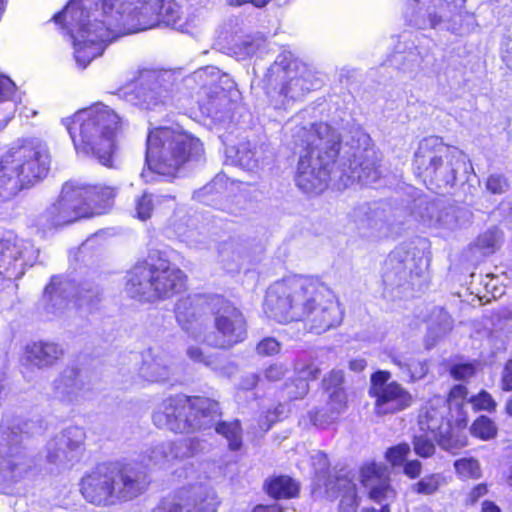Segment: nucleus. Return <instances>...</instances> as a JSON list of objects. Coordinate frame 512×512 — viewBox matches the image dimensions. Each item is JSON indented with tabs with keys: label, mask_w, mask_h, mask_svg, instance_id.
<instances>
[{
	"label": "nucleus",
	"mask_w": 512,
	"mask_h": 512,
	"mask_svg": "<svg viewBox=\"0 0 512 512\" xmlns=\"http://www.w3.org/2000/svg\"><path fill=\"white\" fill-rule=\"evenodd\" d=\"M53 20L71 37L75 61L82 69L124 35L161 22L180 29L195 23L193 18L183 20L175 0H70Z\"/></svg>",
	"instance_id": "f257e3e1"
},
{
	"label": "nucleus",
	"mask_w": 512,
	"mask_h": 512,
	"mask_svg": "<svg viewBox=\"0 0 512 512\" xmlns=\"http://www.w3.org/2000/svg\"><path fill=\"white\" fill-rule=\"evenodd\" d=\"M300 115L286 123L296 146L303 147L295 181L306 193H320L331 182L338 189L355 182L375 183L380 172L370 136L362 129L351 131L350 140L340 144V134L327 123L298 126Z\"/></svg>",
	"instance_id": "f03ea898"
},
{
	"label": "nucleus",
	"mask_w": 512,
	"mask_h": 512,
	"mask_svg": "<svg viewBox=\"0 0 512 512\" xmlns=\"http://www.w3.org/2000/svg\"><path fill=\"white\" fill-rule=\"evenodd\" d=\"M264 312L279 323L304 321L316 334L337 327L343 317L334 292L319 279L305 276L273 283L266 292Z\"/></svg>",
	"instance_id": "7ed1b4c3"
},
{
	"label": "nucleus",
	"mask_w": 512,
	"mask_h": 512,
	"mask_svg": "<svg viewBox=\"0 0 512 512\" xmlns=\"http://www.w3.org/2000/svg\"><path fill=\"white\" fill-rule=\"evenodd\" d=\"M175 314L179 325L192 338L215 348H232L248 335L243 312L220 295H188L177 302Z\"/></svg>",
	"instance_id": "20e7f679"
},
{
	"label": "nucleus",
	"mask_w": 512,
	"mask_h": 512,
	"mask_svg": "<svg viewBox=\"0 0 512 512\" xmlns=\"http://www.w3.org/2000/svg\"><path fill=\"white\" fill-rule=\"evenodd\" d=\"M218 403L203 397L178 395L164 399L153 412V423L176 433L205 430L215 426V431L228 442L230 450L242 446V429L238 420L217 423Z\"/></svg>",
	"instance_id": "39448f33"
},
{
	"label": "nucleus",
	"mask_w": 512,
	"mask_h": 512,
	"mask_svg": "<svg viewBox=\"0 0 512 512\" xmlns=\"http://www.w3.org/2000/svg\"><path fill=\"white\" fill-rule=\"evenodd\" d=\"M62 123L78 155L95 158L104 166H112L116 136L121 126L115 111L96 103L62 119Z\"/></svg>",
	"instance_id": "423d86ee"
},
{
	"label": "nucleus",
	"mask_w": 512,
	"mask_h": 512,
	"mask_svg": "<svg viewBox=\"0 0 512 512\" xmlns=\"http://www.w3.org/2000/svg\"><path fill=\"white\" fill-rule=\"evenodd\" d=\"M148 484L147 474L136 464L107 463L81 478L80 492L89 503L106 507L138 497Z\"/></svg>",
	"instance_id": "0eeeda50"
},
{
	"label": "nucleus",
	"mask_w": 512,
	"mask_h": 512,
	"mask_svg": "<svg viewBox=\"0 0 512 512\" xmlns=\"http://www.w3.org/2000/svg\"><path fill=\"white\" fill-rule=\"evenodd\" d=\"M116 193L112 186L67 182L59 199L40 215L37 225L46 231L80 218L105 214L111 210Z\"/></svg>",
	"instance_id": "6e6552de"
},
{
	"label": "nucleus",
	"mask_w": 512,
	"mask_h": 512,
	"mask_svg": "<svg viewBox=\"0 0 512 512\" xmlns=\"http://www.w3.org/2000/svg\"><path fill=\"white\" fill-rule=\"evenodd\" d=\"M264 82L270 104L285 110L321 85L316 71L287 50L277 55Z\"/></svg>",
	"instance_id": "1a4fd4ad"
},
{
	"label": "nucleus",
	"mask_w": 512,
	"mask_h": 512,
	"mask_svg": "<svg viewBox=\"0 0 512 512\" xmlns=\"http://www.w3.org/2000/svg\"><path fill=\"white\" fill-rule=\"evenodd\" d=\"M49 168L50 155L43 143L38 140L13 143L0 161V198L9 199L42 180Z\"/></svg>",
	"instance_id": "9d476101"
},
{
	"label": "nucleus",
	"mask_w": 512,
	"mask_h": 512,
	"mask_svg": "<svg viewBox=\"0 0 512 512\" xmlns=\"http://www.w3.org/2000/svg\"><path fill=\"white\" fill-rule=\"evenodd\" d=\"M126 278L127 293L140 301L169 298L185 287L184 273L160 251H152L136 263Z\"/></svg>",
	"instance_id": "9b49d317"
},
{
	"label": "nucleus",
	"mask_w": 512,
	"mask_h": 512,
	"mask_svg": "<svg viewBox=\"0 0 512 512\" xmlns=\"http://www.w3.org/2000/svg\"><path fill=\"white\" fill-rule=\"evenodd\" d=\"M203 153L200 140L180 128L159 127L147 136L146 163L160 175L175 173L187 161H198Z\"/></svg>",
	"instance_id": "f8f14e48"
},
{
	"label": "nucleus",
	"mask_w": 512,
	"mask_h": 512,
	"mask_svg": "<svg viewBox=\"0 0 512 512\" xmlns=\"http://www.w3.org/2000/svg\"><path fill=\"white\" fill-rule=\"evenodd\" d=\"M414 167L431 190L452 187L459 170L473 171L470 160L456 147L445 145L439 137L424 138L415 152Z\"/></svg>",
	"instance_id": "ddd939ff"
},
{
	"label": "nucleus",
	"mask_w": 512,
	"mask_h": 512,
	"mask_svg": "<svg viewBox=\"0 0 512 512\" xmlns=\"http://www.w3.org/2000/svg\"><path fill=\"white\" fill-rule=\"evenodd\" d=\"M33 423L18 418H3L0 425V488L4 493L22 481L34 461L28 451V429Z\"/></svg>",
	"instance_id": "4468645a"
},
{
	"label": "nucleus",
	"mask_w": 512,
	"mask_h": 512,
	"mask_svg": "<svg viewBox=\"0 0 512 512\" xmlns=\"http://www.w3.org/2000/svg\"><path fill=\"white\" fill-rule=\"evenodd\" d=\"M430 263L425 241L419 245L397 247L384 263L383 283L386 288L414 287L426 278Z\"/></svg>",
	"instance_id": "2eb2a0df"
},
{
	"label": "nucleus",
	"mask_w": 512,
	"mask_h": 512,
	"mask_svg": "<svg viewBox=\"0 0 512 512\" xmlns=\"http://www.w3.org/2000/svg\"><path fill=\"white\" fill-rule=\"evenodd\" d=\"M188 80L200 85L198 104L201 113L217 125L230 122L233 103L226 89L219 85L221 82L231 87L228 76L221 74L217 67L207 66L195 71Z\"/></svg>",
	"instance_id": "dca6fc26"
},
{
	"label": "nucleus",
	"mask_w": 512,
	"mask_h": 512,
	"mask_svg": "<svg viewBox=\"0 0 512 512\" xmlns=\"http://www.w3.org/2000/svg\"><path fill=\"white\" fill-rule=\"evenodd\" d=\"M98 296V289L90 283L76 285L69 279L54 276L45 288L41 305L46 317L52 319L64 315L71 304L80 308H91Z\"/></svg>",
	"instance_id": "f3484780"
},
{
	"label": "nucleus",
	"mask_w": 512,
	"mask_h": 512,
	"mask_svg": "<svg viewBox=\"0 0 512 512\" xmlns=\"http://www.w3.org/2000/svg\"><path fill=\"white\" fill-rule=\"evenodd\" d=\"M175 84L176 75L172 71L142 69L127 101L146 110L167 106L173 100Z\"/></svg>",
	"instance_id": "a211bd4d"
},
{
	"label": "nucleus",
	"mask_w": 512,
	"mask_h": 512,
	"mask_svg": "<svg viewBox=\"0 0 512 512\" xmlns=\"http://www.w3.org/2000/svg\"><path fill=\"white\" fill-rule=\"evenodd\" d=\"M39 257V249L26 239L8 236L0 240V278L6 287L14 290L13 283L25 273L27 267L33 266Z\"/></svg>",
	"instance_id": "6ab92c4d"
},
{
	"label": "nucleus",
	"mask_w": 512,
	"mask_h": 512,
	"mask_svg": "<svg viewBox=\"0 0 512 512\" xmlns=\"http://www.w3.org/2000/svg\"><path fill=\"white\" fill-rule=\"evenodd\" d=\"M390 378L388 371H377L371 376L369 393L375 397V412L378 415L397 413L412 404V395L399 383L388 382Z\"/></svg>",
	"instance_id": "aec40b11"
},
{
	"label": "nucleus",
	"mask_w": 512,
	"mask_h": 512,
	"mask_svg": "<svg viewBox=\"0 0 512 512\" xmlns=\"http://www.w3.org/2000/svg\"><path fill=\"white\" fill-rule=\"evenodd\" d=\"M203 449L204 445L198 437L179 442L167 441L148 449L142 461L147 467L166 469L173 460L193 456Z\"/></svg>",
	"instance_id": "412c9836"
},
{
	"label": "nucleus",
	"mask_w": 512,
	"mask_h": 512,
	"mask_svg": "<svg viewBox=\"0 0 512 512\" xmlns=\"http://www.w3.org/2000/svg\"><path fill=\"white\" fill-rule=\"evenodd\" d=\"M85 440V431L80 427H69L61 435L47 443L46 458L50 463L65 464L74 461Z\"/></svg>",
	"instance_id": "4be33fe9"
},
{
	"label": "nucleus",
	"mask_w": 512,
	"mask_h": 512,
	"mask_svg": "<svg viewBox=\"0 0 512 512\" xmlns=\"http://www.w3.org/2000/svg\"><path fill=\"white\" fill-rule=\"evenodd\" d=\"M410 45L405 46L403 51L395 52L390 62L397 70L414 79L420 72L430 66L434 57L428 46L423 41L416 39Z\"/></svg>",
	"instance_id": "5701e85b"
},
{
	"label": "nucleus",
	"mask_w": 512,
	"mask_h": 512,
	"mask_svg": "<svg viewBox=\"0 0 512 512\" xmlns=\"http://www.w3.org/2000/svg\"><path fill=\"white\" fill-rule=\"evenodd\" d=\"M360 482L368 491L369 498L377 503L391 500L395 491L390 485L389 470L383 464H364L359 472Z\"/></svg>",
	"instance_id": "b1692460"
},
{
	"label": "nucleus",
	"mask_w": 512,
	"mask_h": 512,
	"mask_svg": "<svg viewBox=\"0 0 512 512\" xmlns=\"http://www.w3.org/2000/svg\"><path fill=\"white\" fill-rule=\"evenodd\" d=\"M52 387L54 397L68 403L79 402L90 392L87 377L76 368L64 369L53 381Z\"/></svg>",
	"instance_id": "393cba45"
},
{
	"label": "nucleus",
	"mask_w": 512,
	"mask_h": 512,
	"mask_svg": "<svg viewBox=\"0 0 512 512\" xmlns=\"http://www.w3.org/2000/svg\"><path fill=\"white\" fill-rule=\"evenodd\" d=\"M414 215L419 222L429 228L453 230L458 225L456 209L444 207L438 202H421Z\"/></svg>",
	"instance_id": "a878e982"
},
{
	"label": "nucleus",
	"mask_w": 512,
	"mask_h": 512,
	"mask_svg": "<svg viewBox=\"0 0 512 512\" xmlns=\"http://www.w3.org/2000/svg\"><path fill=\"white\" fill-rule=\"evenodd\" d=\"M173 373V365L169 355L159 349L150 348L142 355L139 374L149 382L168 381Z\"/></svg>",
	"instance_id": "bb28decb"
},
{
	"label": "nucleus",
	"mask_w": 512,
	"mask_h": 512,
	"mask_svg": "<svg viewBox=\"0 0 512 512\" xmlns=\"http://www.w3.org/2000/svg\"><path fill=\"white\" fill-rule=\"evenodd\" d=\"M220 499L212 488H198L191 502L167 503L162 502L152 512H216Z\"/></svg>",
	"instance_id": "cd10ccee"
},
{
	"label": "nucleus",
	"mask_w": 512,
	"mask_h": 512,
	"mask_svg": "<svg viewBox=\"0 0 512 512\" xmlns=\"http://www.w3.org/2000/svg\"><path fill=\"white\" fill-rule=\"evenodd\" d=\"M227 182L224 175H217L210 183L194 193V198L206 205L215 206L220 210L238 215V208L224 200Z\"/></svg>",
	"instance_id": "c85d7f7f"
},
{
	"label": "nucleus",
	"mask_w": 512,
	"mask_h": 512,
	"mask_svg": "<svg viewBox=\"0 0 512 512\" xmlns=\"http://www.w3.org/2000/svg\"><path fill=\"white\" fill-rule=\"evenodd\" d=\"M228 158L233 159V163L247 171H257L264 164V148L256 147L250 142L239 143L237 147L228 146L225 149Z\"/></svg>",
	"instance_id": "c756f323"
},
{
	"label": "nucleus",
	"mask_w": 512,
	"mask_h": 512,
	"mask_svg": "<svg viewBox=\"0 0 512 512\" xmlns=\"http://www.w3.org/2000/svg\"><path fill=\"white\" fill-rule=\"evenodd\" d=\"M328 397L325 411L310 412V420L317 427L323 428L334 422L347 408L345 390H333L328 393Z\"/></svg>",
	"instance_id": "7c9ffc66"
},
{
	"label": "nucleus",
	"mask_w": 512,
	"mask_h": 512,
	"mask_svg": "<svg viewBox=\"0 0 512 512\" xmlns=\"http://www.w3.org/2000/svg\"><path fill=\"white\" fill-rule=\"evenodd\" d=\"M62 356L63 349L53 342H34L26 347L27 360L39 368L53 365Z\"/></svg>",
	"instance_id": "2f4dec72"
},
{
	"label": "nucleus",
	"mask_w": 512,
	"mask_h": 512,
	"mask_svg": "<svg viewBox=\"0 0 512 512\" xmlns=\"http://www.w3.org/2000/svg\"><path fill=\"white\" fill-rule=\"evenodd\" d=\"M266 47V40L262 35H248L241 37L238 32L232 36L227 47L229 55L237 60H246Z\"/></svg>",
	"instance_id": "473e14b6"
},
{
	"label": "nucleus",
	"mask_w": 512,
	"mask_h": 512,
	"mask_svg": "<svg viewBox=\"0 0 512 512\" xmlns=\"http://www.w3.org/2000/svg\"><path fill=\"white\" fill-rule=\"evenodd\" d=\"M15 93V83L0 69V131L8 125L15 115L16 103L13 99Z\"/></svg>",
	"instance_id": "72a5a7b5"
},
{
	"label": "nucleus",
	"mask_w": 512,
	"mask_h": 512,
	"mask_svg": "<svg viewBox=\"0 0 512 512\" xmlns=\"http://www.w3.org/2000/svg\"><path fill=\"white\" fill-rule=\"evenodd\" d=\"M295 370L298 374V379L294 384L286 385V393L291 399L304 397L309 390L308 381L316 379L320 373V369L313 363L305 366L298 362L295 365Z\"/></svg>",
	"instance_id": "f704fd0d"
},
{
	"label": "nucleus",
	"mask_w": 512,
	"mask_h": 512,
	"mask_svg": "<svg viewBox=\"0 0 512 512\" xmlns=\"http://www.w3.org/2000/svg\"><path fill=\"white\" fill-rule=\"evenodd\" d=\"M173 209L175 206V198L170 195H154L144 193L136 202V214L141 220L150 218L152 212L156 208Z\"/></svg>",
	"instance_id": "c9c22d12"
},
{
	"label": "nucleus",
	"mask_w": 512,
	"mask_h": 512,
	"mask_svg": "<svg viewBox=\"0 0 512 512\" xmlns=\"http://www.w3.org/2000/svg\"><path fill=\"white\" fill-rule=\"evenodd\" d=\"M416 3L427 4V19H423L421 22H416L419 28H437L441 26L442 23H445V18L448 17V12L450 13V3L445 0H414Z\"/></svg>",
	"instance_id": "e433bc0d"
},
{
	"label": "nucleus",
	"mask_w": 512,
	"mask_h": 512,
	"mask_svg": "<svg viewBox=\"0 0 512 512\" xmlns=\"http://www.w3.org/2000/svg\"><path fill=\"white\" fill-rule=\"evenodd\" d=\"M392 362L399 368L401 377L408 381L421 379L427 373L426 363L412 355L392 356Z\"/></svg>",
	"instance_id": "4c0bfd02"
},
{
	"label": "nucleus",
	"mask_w": 512,
	"mask_h": 512,
	"mask_svg": "<svg viewBox=\"0 0 512 512\" xmlns=\"http://www.w3.org/2000/svg\"><path fill=\"white\" fill-rule=\"evenodd\" d=\"M419 424L421 429L424 430V425L427 426L428 433L417 435L414 438V451L415 453L423 458H428L432 456L435 452V445L433 443V438L435 437V430L438 427L437 421L431 420V423H425L423 418L421 417Z\"/></svg>",
	"instance_id": "58836bf2"
},
{
	"label": "nucleus",
	"mask_w": 512,
	"mask_h": 512,
	"mask_svg": "<svg viewBox=\"0 0 512 512\" xmlns=\"http://www.w3.org/2000/svg\"><path fill=\"white\" fill-rule=\"evenodd\" d=\"M298 490V484L287 476L275 477L267 484V492L274 498H292L297 495Z\"/></svg>",
	"instance_id": "ea45409f"
},
{
	"label": "nucleus",
	"mask_w": 512,
	"mask_h": 512,
	"mask_svg": "<svg viewBox=\"0 0 512 512\" xmlns=\"http://www.w3.org/2000/svg\"><path fill=\"white\" fill-rule=\"evenodd\" d=\"M335 486L339 490H345L340 501V512H356L358 498L356 494V484L352 479L346 477H337Z\"/></svg>",
	"instance_id": "a19ab883"
},
{
	"label": "nucleus",
	"mask_w": 512,
	"mask_h": 512,
	"mask_svg": "<svg viewBox=\"0 0 512 512\" xmlns=\"http://www.w3.org/2000/svg\"><path fill=\"white\" fill-rule=\"evenodd\" d=\"M446 483L441 473H433L421 478L411 486V490L417 494L432 495Z\"/></svg>",
	"instance_id": "79ce46f5"
},
{
	"label": "nucleus",
	"mask_w": 512,
	"mask_h": 512,
	"mask_svg": "<svg viewBox=\"0 0 512 512\" xmlns=\"http://www.w3.org/2000/svg\"><path fill=\"white\" fill-rule=\"evenodd\" d=\"M458 476L462 479H478L482 471L480 463L475 458H461L454 463Z\"/></svg>",
	"instance_id": "37998d69"
},
{
	"label": "nucleus",
	"mask_w": 512,
	"mask_h": 512,
	"mask_svg": "<svg viewBox=\"0 0 512 512\" xmlns=\"http://www.w3.org/2000/svg\"><path fill=\"white\" fill-rule=\"evenodd\" d=\"M471 434L481 440L493 439L497 434L495 423L486 416L478 417L471 426Z\"/></svg>",
	"instance_id": "c03bdc74"
},
{
	"label": "nucleus",
	"mask_w": 512,
	"mask_h": 512,
	"mask_svg": "<svg viewBox=\"0 0 512 512\" xmlns=\"http://www.w3.org/2000/svg\"><path fill=\"white\" fill-rule=\"evenodd\" d=\"M500 241L501 233L497 229H490L478 237L476 245L484 255H488L499 247Z\"/></svg>",
	"instance_id": "a18cd8bd"
},
{
	"label": "nucleus",
	"mask_w": 512,
	"mask_h": 512,
	"mask_svg": "<svg viewBox=\"0 0 512 512\" xmlns=\"http://www.w3.org/2000/svg\"><path fill=\"white\" fill-rule=\"evenodd\" d=\"M286 414L285 405L279 404L272 411L268 410L264 415H261L259 418V428L266 432L268 431L272 424L276 421L280 420Z\"/></svg>",
	"instance_id": "49530a36"
},
{
	"label": "nucleus",
	"mask_w": 512,
	"mask_h": 512,
	"mask_svg": "<svg viewBox=\"0 0 512 512\" xmlns=\"http://www.w3.org/2000/svg\"><path fill=\"white\" fill-rule=\"evenodd\" d=\"M409 453L410 447L408 444H399L387 450L386 459L392 466H399L403 464Z\"/></svg>",
	"instance_id": "de8ad7c7"
},
{
	"label": "nucleus",
	"mask_w": 512,
	"mask_h": 512,
	"mask_svg": "<svg viewBox=\"0 0 512 512\" xmlns=\"http://www.w3.org/2000/svg\"><path fill=\"white\" fill-rule=\"evenodd\" d=\"M486 189L492 194H503L509 189V183L504 175L494 173L487 178Z\"/></svg>",
	"instance_id": "09e8293b"
},
{
	"label": "nucleus",
	"mask_w": 512,
	"mask_h": 512,
	"mask_svg": "<svg viewBox=\"0 0 512 512\" xmlns=\"http://www.w3.org/2000/svg\"><path fill=\"white\" fill-rule=\"evenodd\" d=\"M179 236L181 241L192 248H202L206 243V236L196 229H187L183 232H179Z\"/></svg>",
	"instance_id": "8fccbe9b"
},
{
	"label": "nucleus",
	"mask_w": 512,
	"mask_h": 512,
	"mask_svg": "<svg viewBox=\"0 0 512 512\" xmlns=\"http://www.w3.org/2000/svg\"><path fill=\"white\" fill-rule=\"evenodd\" d=\"M470 402L475 410H486L491 412L496 407L495 400L488 392L484 390L481 391L478 395L473 396L470 399Z\"/></svg>",
	"instance_id": "3c124183"
},
{
	"label": "nucleus",
	"mask_w": 512,
	"mask_h": 512,
	"mask_svg": "<svg viewBox=\"0 0 512 512\" xmlns=\"http://www.w3.org/2000/svg\"><path fill=\"white\" fill-rule=\"evenodd\" d=\"M344 373L342 370H332L328 376L323 379V387L327 393L333 390H344Z\"/></svg>",
	"instance_id": "603ef678"
},
{
	"label": "nucleus",
	"mask_w": 512,
	"mask_h": 512,
	"mask_svg": "<svg viewBox=\"0 0 512 512\" xmlns=\"http://www.w3.org/2000/svg\"><path fill=\"white\" fill-rule=\"evenodd\" d=\"M475 372L476 367L472 363L455 364L450 369V374L455 380H468Z\"/></svg>",
	"instance_id": "864d4df0"
},
{
	"label": "nucleus",
	"mask_w": 512,
	"mask_h": 512,
	"mask_svg": "<svg viewBox=\"0 0 512 512\" xmlns=\"http://www.w3.org/2000/svg\"><path fill=\"white\" fill-rule=\"evenodd\" d=\"M310 458H311L312 467H313L316 475L319 478L322 476L324 477V475L329 467L327 455L321 451H314V453L311 454Z\"/></svg>",
	"instance_id": "5fc2aeb1"
},
{
	"label": "nucleus",
	"mask_w": 512,
	"mask_h": 512,
	"mask_svg": "<svg viewBox=\"0 0 512 512\" xmlns=\"http://www.w3.org/2000/svg\"><path fill=\"white\" fill-rule=\"evenodd\" d=\"M256 350L260 355L270 356L280 351V344L276 339L267 337L258 343Z\"/></svg>",
	"instance_id": "6e6d98bb"
},
{
	"label": "nucleus",
	"mask_w": 512,
	"mask_h": 512,
	"mask_svg": "<svg viewBox=\"0 0 512 512\" xmlns=\"http://www.w3.org/2000/svg\"><path fill=\"white\" fill-rule=\"evenodd\" d=\"M187 355L192 361L204 364L207 367H212L213 369H215L213 358L210 356H206L201 348L197 346H189L187 349Z\"/></svg>",
	"instance_id": "4d7b16f0"
},
{
	"label": "nucleus",
	"mask_w": 512,
	"mask_h": 512,
	"mask_svg": "<svg viewBox=\"0 0 512 512\" xmlns=\"http://www.w3.org/2000/svg\"><path fill=\"white\" fill-rule=\"evenodd\" d=\"M467 395V389L463 385H456L454 386L450 393L448 398V403L450 406L456 405L459 406L461 402L466 398Z\"/></svg>",
	"instance_id": "13d9d810"
},
{
	"label": "nucleus",
	"mask_w": 512,
	"mask_h": 512,
	"mask_svg": "<svg viewBox=\"0 0 512 512\" xmlns=\"http://www.w3.org/2000/svg\"><path fill=\"white\" fill-rule=\"evenodd\" d=\"M286 373V368L282 364H273L264 371V378L268 381H278Z\"/></svg>",
	"instance_id": "bf43d9fd"
},
{
	"label": "nucleus",
	"mask_w": 512,
	"mask_h": 512,
	"mask_svg": "<svg viewBox=\"0 0 512 512\" xmlns=\"http://www.w3.org/2000/svg\"><path fill=\"white\" fill-rule=\"evenodd\" d=\"M422 465L418 460L407 461L404 464V474L409 478L415 479L421 474Z\"/></svg>",
	"instance_id": "052dcab7"
},
{
	"label": "nucleus",
	"mask_w": 512,
	"mask_h": 512,
	"mask_svg": "<svg viewBox=\"0 0 512 512\" xmlns=\"http://www.w3.org/2000/svg\"><path fill=\"white\" fill-rule=\"evenodd\" d=\"M488 492L487 485L486 484H478L475 486L468 494L467 496V503L474 504L476 503L481 497L485 496Z\"/></svg>",
	"instance_id": "680f3d73"
},
{
	"label": "nucleus",
	"mask_w": 512,
	"mask_h": 512,
	"mask_svg": "<svg viewBox=\"0 0 512 512\" xmlns=\"http://www.w3.org/2000/svg\"><path fill=\"white\" fill-rule=\"evenodd\" d=\"M502 388L506 391L512 390V359H510L504 367Z\"/></svg>",
	"instance_id": "e2e57ef3"
},
{
	"label": "nucleus",
	"mask_w": 512,
	"mask_h": 512,
	"mask_svg": "<svg viewBox=\"0 0 512 512\" xmlns=\"http://www.w3.org/2000/svg\"><path fill=\"white\" fill-rule=\"evenodd\" d=\"M461 14H456L450 19L447 23H445V28L449 31H451L454 34H462L464 33V29L461 24H458V20H462Z\"/></svg>",
	"instance_id": "0e129e2a"
},
{
	"label": "nucleus",
	"mask_w": 512,
	"mask_h": 512,
	"mask_svg": "<svg viewBox=\"0 0 512 512\" xmlns=\"http://www.w3.org/2000/svg\"><path fill=\"white\" fill-rule=\"evenodd\" d=\"M270 0H226V3L231 7H240L244 4L251 3L255 7L262 8Z\"/></svg>",
	"instance_id": "69168bd1"
},
{
	"label": "nucleus",
	"mask_w": 512,
	"mask_h": 512,
	"mask_svg": "<svg viewBox=\"0 0 512 512\" xmlns=\"http://www.w3.org/2000/svg\"><path fill=\"white\" fill-rule=\"evenodd\" d=\"M435 312L438 313V316L441 319V324L439 326V333H445L450 329L449 317L445 311L442 309H437Z\"/></svg>",
	"instance_id": "338daca9"
},
{
	"label": "nucleus",
	"mask_w": 512,
	"mask_h": 512,
	"mask_svg": "<svg viewBox=\"0 0 512 512\" xmlns=\"http://www.w3.org/2000/svg\"><path fill=\"white\" fill-rule=\"evenodd\" d=\"M253 512H282V509L278 504L258 505L254 508Z\"/></svg>",
	"instance_id": "774afa93"
}]
</instances>
